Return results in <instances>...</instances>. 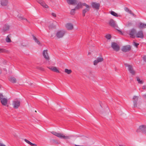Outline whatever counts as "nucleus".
Returning a JSON list of instances; mask_svg holds the SVG:
<instances>
[{"mask_svg":"<svg viewBox=\"0 0 146 146\" xmlns=\"http://www.w3.org/2000/svg\"><path fill=\"white\" fill-rule=\"evenodd\" d=\"M51 133L53 135L56 136L57 137L61 138L64 139H70L69 136H66L63 134L58 133L54 131H53L51 132Z\"/></svg>","mask_w":146,"mask_h":146,"instance_id":"nucleus-1","label":"nucleus"},{"mask_svg":"<svg viewBox=\"0 0 146 146\" xmlns=\"http://www.w3.org/2000/svg\"><path fill=\"white\" fill-rule=\"evenodd\" d=\"M124 65L125 66L128 68V71L130 73L133 75H135V72L134 70L132 65L129 64L127 63H125Z\"/></svg>","mask_w":146,"mask_h":146,"instance_id":"nucleus-2","label":"nucleus"},{"mask_svg":"<svg viewBox=\"0 0 146 146\" xmlns=\"http://www.w3.org/2000/svg\"><path fill=\"white\" fill-rule=\"evenodd\" d=\"M109 24L111 27H113L114 28L117 30L119 32L121 33V31L120 30L117 29L119 28L117 25L116 24L115 21L113 19H111L109 21Z\"/></svg>","mask_w":146,"mask_h":146,"instance_id":"nucleus-3","label":"nucleus"},{"mask_svg":"<svg viewBox=\"0 0 146 146\" xmlns=\"http://www.w3.org/2000/svg\"><path fill=\"white\" fill-rule=\"evenodd\" d=\"M65 33V32L64 31H58L57 32L56 36L58 38H61L63 37Z\"/></svg>","mask_w":146,"mask_h":146,"instance_id":"nucleus-4","label":"nucleus"},{"mask_svg":"<svg viewBox=\"0 0 146 146\" xmlns=\"http://www.w3.org/2000/svg\"><path fill=\"white\" fill-rule=\"evenodd\" d=\"M111 47L113 50L116 51H118L120 49V47L115 42L111 43Z\"/></svg>","mask_w":146,"mask_h":146,"instance_id":"nucleus-5","label":"nucleus"},{"mask_svg":"<svg viewBox=\"0 0 146 146\" xmlns=\"http://www.w3.org/2000/svg\"><path fill=\"white\" fill-rule=\"evenodd\" d=\"M131 48V47L130 45H127L123 46L121 48V50L124 52H126L130 51Z\"/></svg>","mask_w":146,"mask_h":146,"instance_id":"nucleus-6","label":"nucleus"},{"mask_svg":"<svg viewBox=\"0 0 146 146\" xmlns=\"http://www.w3.org/2000/svg\"><path fill=\"white\" fill-rule=\"evenodd\" d=\"M140 130L146 135V125H142L139 126V129L137 130V132H139Z\"/></svg>","mask_w":146,"mask_h":146,"instance_id":"nucleus-7","label":"nucleus"},{"mask_svg":"<svg viewBox=\"0 0 146 146\" xmlns=\"http://www.w3.org/2000/svg\"><path fill=\"white\" fill-rule=\"evenodd\" d=\"M92 7L96 10H98L99 9L100 5L99 3H97L96 2H93L91 3Z\"/></svg>","mask_w":146,"mask_h":146,"instance_id":"nucleus-8","label":"nucleus"},{"mask_svg":"<svg viewBox=\"0 0 146 146\" xmlns=\"http://www.w3.org/2000/svg\"><path fill=\"white\" fill-rule=\"evenodd\" d=\"M20 102L17 100L13 101V108L15 109L18 108L20 106Z\"/></svg>","mask_w":146,"mask_h":146,"instance_id":"nucleus-9","label":"nucleus"},{"mask_svg":"<svg viewBox=\"0 0 146 146\" xmlns=\"http://www.w3.org/2000/svg\"><path fill=\"white\" fill-rule=\"evenodd\" d=\"M104 60L103 58L102 57H100L97 58L94 61V65H96L99 62H101L103 61Z\"/></svg>","mask_w":146,"mask_h":146,"instance_id":"nucleus-10","label":"nucleus"},{"mask_svg":"<svg viewBox=\"0 0 146 146\" xmlns=\"http://www.w3.org/2000/svg\"><path fill=\"white\" fill-rule=\"evenodd\" d=\"M138 99V97L136 96H134L133 100V107L135 108L137 107V102Z\"/></svg>","mask_w":146,"mask_h":146,"instance_id":"nucleus-11","label":"nucleus"},{"mask_svg":"<svg viewBox=\"0 0 146 146\" xmlns=\"http://www.w3.org/2000/svg\"><path fill=\"white\" fill-rule=\"evenodd\" d=\"M48 50H44L42 54L44 58L47 60H49V57L48 55Z\"/></svg>","mask_w":146,"mask_h":146,"instance_id":"nucleus-12","label":"nucleus"},{"mask_svg":"<svg viewBox=\"0 0 146 146\" xmlns=\"http://www.w3.org/2000/svg\"><path fill=\"white\" fill-rule=\"evenodd\" d=\"M136 31L135 29H132L130 31V33H129V35H130V37L133 38H135V36L134 35L136 34Z\"/></svg>","mask_w":146,"mask_h":146,"instance_id":"nucleus-13","label":"nucleus"},{"mask_svg":"<svg viewBox=\"0 0 146 146\" xmlns=\"http://www.w3.org/2000/svg\"><path fill=\"white\" fill-rule=\"evenodd\" d=\"M136 36L137 38H143L144 37V35L143 34V31H139L136 34Z\"/></svg>","mask_w":146,"mask_h":146,"instance_id":"nucleus-14","label":"nucleus"},{"mask_svg":"<svg viewBox=\"0 0 146 146\" xmlns=\"http://www.w3.org/2000/svg\"><path fill=\"white\" fill-rule=\"evenodd\" d=\"M10 28V26L7 24H6L3 27V32H5L7 31Z\"/></svg>","mask_w":146,"mask_h":146,"instance_id":"nucleus-15","label":"nucleus"},{"mask_svg":"<svg viewBox=\"0 0 146 146\" xmlns=\"http://www.w3.org/2000/svg\"><path fill=\"white\" fill-rule=\"evenodd\" d=\"M66 27L67 29L69 30H72L73 28V25L71 23H68L66 25Z\"/></svg>","mask_w":146,"mask_h":146,"instance_id":"nucleus-16","label":"nucleus"},{"mask_svg":"<svg viewBox=\"0 0 146 146\" xmlns=\"http://www.w3.org/2000/svg\"><path fill=\"white\" fill-rule=\"evenodd\" d=\"M67 3L70 5H74L77 3L76 0H67Z\"/></svg>","mask_w":146,"mask_h":146,"instance_id":"nucleus-17","label":"nucleus"},{"mask_svg":"<svg viewBox=\"0 0 146 146\" xmlns=\"http://www.w3.org/2000/svg\"><path fill=\"white\" fill-rule=\"evenodd\" d=\"M1 3L2 6H7L8 3V0H1Z\"/></svg>","mask_w":146,"mask_h":146,"instance_id":"nucleus-18","label":"nucleus"},{"mask_svg":"<svg viewBox=\"0 0 146 146\" xmlns=\"http://www.w3.org/2000/svg\"><path fill=\"white\" fill-rule=\"evenodd\" d=\"M1 101L2 104L4 106H6L7 103V100L5 98H3Z\"/></svg>","mask_w":146,"mask_h":146,"instance_id":"nucleus-19","label":"nucleus"},{"mask_svg":"<svg viewBox=\"0 0 146 146\" xmlns=\"http://www.w3.org/2000/svg\"><path fill=\"white\" fill-rule=\"evenodd\" d=\"M33 39L34 40L35 42L39 45H41L40 43L37 38L34 35H32Z\"/></svg>","mask_w":146,"mask_h":146,"instance_id":"nucleus-20","label":"nucleus"},{"mask_svg":"<svg viewBox=\"0 0 146 146\" xmlns=\"http://www.w3.org/2000/svg\"><path fill=\"white\" fill-rule=\"evenodd\" d=\"M90 8V7L88 8H86L82 10V15L84 17L85 16L86 13L89 11Z\"/></svg>","mask_w":146,"mask_h":146,"instance_id":"nucleus-21","label":"nucleus"},{"mask_svg":"<svg viewBox=\"0 0 146 146\" xmlns=\"http://www.w3.org/2000/svg\"><path fill=\"white\" fill-rule=\"evenodd\" d=\"M24 141L27 143L28 144H29L31 146H37L36 144H34V143H31L27 139H25Z\"/></svg>","mask_w":146,"mask_h":146,"instance_id":"nucleus-22","label":"nucleus"},{"mask_svg":"<svg viewBox=\"0 0 146 146\" xmlns=\"http://www.w3.org/2000/svg\"><path fill=\"white\" fill-rule=\"evenodd\" d=\"M82 5L81 2L78 3L77 6L75 7V9H78L80 8H82Z\"/></svg>","mask_w":146,"mask_h":146,"instance_id":"nucleus-23","label":"nucleus"},{"mask_svg":"<svg viewBox=\"0 0 146 146\" xmlns=\"http://www.w3.org/2000/svg\"><path fill=\"white\" fill-rule=\"evenodd\" d=\"M139 27L140 29H143L146 27L145 24L143 23H139Z\"/></svg>","mask_w":146,"mask_h":146,"instance_id":"nucleus-24","label":"nucleus"},{"mask_svg":"<svg viewBox=\"0 0 146 146\" xmlns=\"http://www.w3.org/2000/svg\"><path fill=\"white\" fill-rule=\"evenodd\" d=\"M9 80L13 83H15L16 82V78L14 77H12L10 78Z\"/></svg>","mask_w":146,"mask_h":146,"instance_id":"nucleus-25","label":"nucleus"},{"mask_svg":"<svg viewBox=\"0 0 146 146\" xmlns=\"http://www.w3.org/2000/svg\"><path fill=\"white\" fill-rule=\"evenodd\" d=\"M42 7L45 8H48V6L46 5L44 1L40 4Z\"/></svg>","mask_w":146,"mask_h":146,"instance_id":"nucleus-26","label":"nucleus"},{"mask_svg":"<svg viewBox=\"0 0 146 146\" xmlns=\"http://www.w3.org/2000/svg\"><path fill=\"white\" fill-rule=\"evenodd\" d=\"M110 12L111 15L115 17H118L119 15H118L117 13L113 11H111Z\"/></svg>","mask_w":146,"mask_h":146,"instance_id":"nucleus-27","label":"nucleus"},{"mask_svg":"<svg viewBox=\"0 0 146 146\" xmlns=\"http://www.w3.org/2000/svg\"><path fill=\"white\" fill-rule=\"evenodd\" d=\"M64 72L68 74H70L72 72V71L70 69H68L66 68L65 69Z\"/></svg>","mask_w":146,"mask_h":146,"instance_id":"nucleus-28","label":"nucleus"},{"mask_svg":"<svg viewBox=\"0 0 146 146\" xmlns=\"http://www.w3.org/2000/svg\"><path fill=\"white\" fill-rule=\"evenodd\" d=\"M18 20L20 21L23 20H25L27 21H28L27 19H26L25 18H24L22 17L18 16Z\"/></svg>","mask_w":146,"mask_h":146,"instance_id":"nucleus-29","label":"nucleus"},{"mask_svg":"<svg viewBox=\"0 0 146 146\" xmlns=\"http://www.w3.org/2000/svg\"><path fill=\"white\" fill-rule=\"evenodd\" d=\"M88 138L86 137H84L82 139V140L83 141L84 144H85L86 142V140Z\"/></svg>","mask_w":146,"mask_h":146,"instance_id":"nucleus-30","label":"nucleus"},{"mask_svg":"<svg viewBox=\"0 0 146 146\" xmlns=\"http://www.w3.org/2000/svg\"><path fill=\"white\" fill-rule=\"evenodd\" d=\"M8 51L4 49L0 48V53H7Z\"/></svg>","mask_w":146,"mask_h":146,"instance_id":"nucleus-31","label":"nucleus"},{"mask_svg":"<svg viewBox=\"0 0 146 146\" xmlns=\"http://www.w3.org/2000/svg\"><path fill=\"white\" fill-rule=\"evenodd\" d=\"M52 71L57 72L60 73L59 71L57 69L56 67H53V69H52Z\"/></svg>","mask_w":146,"mask_h":146,"instance_id":"nucleus-32","label":"nucleus"},{"mask_svg":"<svg viewBox=\"0 0 146 146\" xmlns=\"http://www.w3.org/2000/svg\"><path fill=\"white\" fill-rule=\"evenodd\" d=\"M6 41L7 42H11V40L10 38L8 36H7L6 38Z\"/></svg>","mask_w":146,"mask_h":146,"instance_id":"nucleus-33","label":"nucleus"},{"mask_svg":"<svg viewBox=\"0 0 146 146\" xmlns=\"http://www.w3.org/2000/svg\"><path fill=\"white\" fill-rule=\"evenodd\" d=\"M76 9H75V8L74 9H72L70 12V14L72 15H74L75 12V10Z\"/></svg>","mask_w":146,"mask_h":146,"instance_id":"nucleus-34","label":"nucleus"},{"mask_svg":"<svg viewBox=\"0 0 146 146\" xmlns=\"http://www.w3.org/2000/svg\"><path fill=\"white\" fill-rule=\"evenodd\" d=\"M137 80L139 84H142L143 83V82L142 81L140 80V79L138 77L137 78Z\"/></svg>","mask_w":146,"mask_h":146,"instance_id":"nucleus-35","label":"nucleus"},{"mask_svg":"<svg viewBox=\"0 0 146 146\" xmlns=\"http://www.w3.org/2000/svg\"><path fill=\"white\" fill-rule=\"evenodd\" d=\"M52 142H53V143H54V144H60V142H57L55 140L53 139L52 140Z\"/></svg>","mask_w":146,"mask_h":146,"instance_id":"nucleus-36","label":"nucleus"},{"mask_svg":"<svg viewBox=\"0 0 146 146\" xmlns=\"http://www.w3.org/2000/svg\"><path fill=\"white\" fill-rule=\"evenodd\" d=\"M106 38L108 39H110L111 38V36L110 34L107 35L106 36Z\"/></svg>","mask_w":146,"mask_h":146,"instance_id":"nucleus-37","label":"nucleus"},{"mask_svg":"<svg viewBox=\"0 0 146 146\" xmlns=\"http://www.w3.org/2000/svg\"><path fill=\"white\" fill-rule=\"evenodd\" d=\"M128 12L130 14L132 15L134 17H136V15L134 14V13H133L131 10H130Z\"/></svg>","mask_w":146,"mask_h":146,"instance_id":"nucleus-38","label":"nucleus"},{"mask_svg":"<svg viewBox=\"0 0 146 146\" xmlns=\"http://www.w3.org/2000/svg\"><path fill=\"white\" fill-rule=\"evenodd\" d=\"M36 1L39 4H40L42 3L44 1L42 0H36Z\"/></svg>","mask_w":146,"mask_h":146,"instance_id":"nucleus-39","label":"nucleus"},{"mask_svg":"<svg viewBox=\"0 0 146 146\" xmlns=\"http://www.w3.org/2000/svg\"><path fill=\"white\" fill-rule=\"evenodd\" d=\"M82 6H85L86 8H88L90 7L88 5L86 4L85 3H82Z\"/></svg>","mask_w":146,"mask_h":146,"instance_id":"nucleus-40","label":"nucleus"},{"mask_svg":"<svg viewBox=\"0 0 146 146\" xmlns=\"http://www.w3.org/2000/svg\"><path fill=\"white\" fill-rule=\"evenodd\" d=\"M37 68L38 69L40 70L41 71H44V69L43 68L41 67H37Z\"/></svg>","mask_w":146,"mask_h":146,"instance_id":"nucleus-41","label":"nucleus"},{"mask_svg":"<svg viewBox=\"0 0 146 146\" xmlns=\"http://www.w3.org/2000/svg\"><path fill=\"white\" fill-rule=\"evenodd\" d=\"M133 44L135 47L137 48L138 46L139 45V43H136V42H133Z\"/></svg>","mask_w":146,"mask_h":146,"instance_id":"nucleus-42","label":"nucleus"},{"mask_svg":"<svg viewBox=\"0 0 146 146\" xmlns=\"http://www.w3.org/2000/svg\"><path fill=\"white\" fill-rule=\"evenodd\" d=\"M3 97L4 96L3 94L1 93H0V100H2L3 98Z\"/></svg>","mask_w":146,"mask_h":146,"instance_id":"nucleus-43","label":"nucleus"},{"mask_svg":"<svg viewBox=\"0 0 146 146\" xmlns=\"http://www.w3.org/2000/svg\"><path fill=\"white\" fill-rule=\"evenodd\" d=\"M124 10L126 11L127 12H129L130 10L127 7L125 8Z\"/></svg>","mask_w":146,"mask_h":146,"instance_id":"nucleus-44","label":"nucleus"},{"mask_svg":"<svg viewBox=\"0 0 146 146\" xmlns=\"http://www.w3.org/2000/svg\"><path fill=\"white\" fill-rule=\"evenodd\" d=\"M143 60L146 62V56H143Z\"/></svg>","mask_w":146,"mask_h":146,"instance_id":"nucleus-45","label":"nucleus"},{"mask_svg":"<svg viewBox=\"0 0 146 146\" xmlns=\"http://www.w3.org/2000/svg\"><path fill=\"white\" fill-rule=\"evenodd\" d=\"M51 15L52 16L54 17H56V14L54 13H52L51 14Z\"/></svg>","mask_w":146,"mask_h":146,"instance_id":"nucleus-46","label":"nucleus"},{"mask_svg":"<svg viewBox=\"0 0 146 146\" xmlns=\"http://www.w3.org/2000/svg\"><path fill=\"white\" fill-rule=\"evenodd\" d=\"M132 23L131 22H129L128 23L127 25L128 26H131L132 25Z\"/></svg>","mask_w":146,"mask_h":146,"instance_id":"nucleus-47","label":"nucleus"},{"mask_svg":"<svg viewBox=\"0 0 146 146\" xmlns=\"http://www.w3.org/2000/svg\"><path fill=\"white\" fill-rule=\"evenodd\" d=\"M53 67L54 66H52L51 67H47V68H48L50 70L52 71V69H53Z\"/></svg>","mask_w":146,"mask_h":146,"instance_id":"nucleus-48","label":"nucleus"},{"mask_svg":"<svg viewBox=\"0 0 146 146\" xmlns=\"http://www.w3.org/2000/svg\"><path fill=\"white\" fill-rule=\"evenodd\" d=\"M55 26H53L52 25H50L49 27L50 28H54Z\"/></svg>","mask_w":146,"mask_h":146,"instance_id":"nucleus-49","label":"nucleus"},{"mask_svg":"<svg viewBox=\"0 0 146 146\" xmlns=\"http://www.w3.org/2000/svg\"><path fill=\"white\" fill-rule=\"evenodd\" d=\"M143 97L144 98L146 99V94L143 95Z\"/></svg>","mask_w":146,"mask_h":146,"instance_id":"nucleus-50","label":"nucleus"},{"mask_svg":"<svg viewBox=\"0 0 146 146\" xmlns=\"http://www.w3.org/2000/svg\"><path fill=\"white\" fill-rule=\"evenodd\" d=\"M7 61L5 60H4L3 62V64H5L7 63Z\"/></svg>","mask_w":146,"mask_h":146,"instance_id":"nucleus-51","label":"nucleus"},{"mask_svg":"<svg viewBox=\"0 0 146 146\" xmlns=\"http://www.w3.org/2000/svg\"><path fill=\"white\" fill-rule=\"evenodd\" d=\"M146 88V86H143L142 88H143V89L145 90V89Z\"/></svg>","mask_w":146,"mask_h":146,"instance_id":"nucleus-52","label":"nucleus"},{"mask_svg":"<svg viewBox=\"0 0 146 146\" xmlns=\"http://www.w3.org/2000/svg\"><path fill=\"white\" fill-rule=\"evenodd\" d=\"M0 146H5L4 145L0 143Z\"/></svg>","mask_w":146,"mask_h":146,"instance_id":"nucleus-53","label":"nucleus"},{"mask_svg":"<svg viewBox=\"0 0 146 146\" xmlns=\"http://www.w3.org/2000/svg\"><path fill=\"white\" fill-rule=\"evenodd\" d=\"M75 146H83V145H78L76 144H75L74 145Z\"/></svg>","mask_w":146,"mask_h":146,"instance_id":"nucleus-54","label":"nucleus"},{"mask_svg":"<svg viewBox=\"0 0 146 146\" xmlns=\"http://www.w3.org/2000/svg\"><path fill=\"white\" fill-rule=\"evenodd\" d=\"M2 72V70L1 69H0V74H1Z\"/></svg>","mask_w":146,"mask_h":146,"instance_id":"nucleus-55","label":"nucleus"},{"mask_svg":"<svg viewBox=\"0 0 146 146\" xmlns=\"http://www.w3.org/2000/svg\"><path fill=\"white\" fill-rule=\"evenodd\" d=\"M119 146H123L122 145H120Z\"/></svg>","mask_w":146,"mask_h":146,"instance_id":"nucleus-56","label":"nucleus"},{"mask_svg":"<svg viewBox=\"0 0 146 146\" xmlns=\"http://www.w3.org/2000/svg\"><path fill=\"white\" fill-rule=\"evenodd\" d=\"M90 54V52H89V53H88V54Z\"/></svg>","mask_w":146,"mask_h":146,"instance_id":"nucleus-57","label":"nucleus"},{"mask_svg":"<svg viewBox=\"0 0 146 146\" xmlns=\"http://www.w3.org/2000/svg\"><path fill=\"white\" fill-rule=\"evenodd\" d=\"M35 112H36V111L35 110Z\"/></svg>","mask_w":146,"mask_h":146,"instance_id":"nucleus-58","label":"nucleus"},{"mask_svg":"<svg viewBox=\"0 0 146 146\" xmlns=\"http://www.w3.org/2000/svg\"><path fill=\"white\" fill-rule=\"evenodd\" d=\"M1 85H0V88H1Z\"/></svg>","mask_w":146,"mask_h":146,"instance_id":"nucleus-59","label":"nucleus"},{"mask_svg":"<svg viewBox=\"0 0 146 146\" xmlns=\"http://www.w3.org/2000/svg\"><path fill=\"white\" fill-rule=\"evenodd\" d=\"M145 26H146V24H145Z\"/></svg>","mask_w":146,"mask_h":146,"instance_id":"nucleus-60","label":"nucleus"}]
</instances>
